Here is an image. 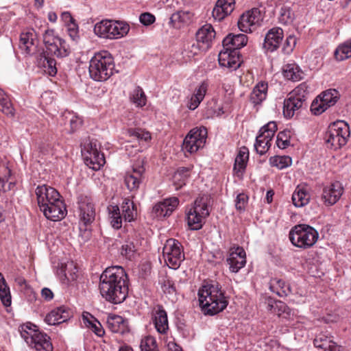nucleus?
I'll use <instances>...</instances> for the list:
<instances>
[{
    "instance_id": "1",
    "label": "nucleus",
    "mask_w": 351,
    "mask_h": 351,
    "mask_svg": "<svg viewBox=\"0 0 351 351\" xmlns=\"http://www.w3.org/2000/svg\"><path fill=\"white\" fill-rule=\"evenodd\" d=\"M99 291L108 302L121 304L128 293V276L119 266L106 268L100 276Z\"/></svg>"
},
{
    "instance_id": "2",
    "label": "nucleus",
    "mask_w": 351,
    "mask_h": 351,
    "mask_svg": "<svg viewBox=\"0 0 351 351\" xmlns=\"http://www.w3.org/2000/svg\"><path fill=\"white\" fill-rule=\"evenodd\" d=\"M43 42L46 50L40 54L38 64L46 73L54 76L57 73L56 62L50 55L60 58L66 57L71 52L70 47L64 39L56 36L54 30L51 29H46L43 34Z\"/></svg>"
},
{
    "instance_id": "3",
    "label": "nucleus",
    "mask_w": 351,
    "mask_h": 351,
    "mask_svg": "<svg viewBox=\"0 0 351 351\" xmlns=\"http://www.w3.org/2000/svg\"><path fill=\"white\" fill-rule=\"evenodd\" d=\"M198 300L204 314L208 315L223 311L228 304L225 291L216 282L204 285L198 291Z\"/></svg>"
},
{
    "instance_id": "4",
    "label": "nucleus",
    "mask_w": 351,
    "mask_h": 351,
    "mask_svg": "<svg viewBox=\"0 0 351 351\" xmlns=\"http://www.w3.org/2000/svg\"><path fill=\"white\" fill-rule=\"evenodd\" d=\"M114 70L113 58L107 51L95 53L90 61V75L95 81L107 80L113 74Z\"/></svg>"
},
{
    "instance_id": "5",
    "label": "nucleus",
    "mask_w": 351,
    "mask_h": 351,
    "mask_svg": "<svg viewBox=\"0 0 351 351\" xmlns=\"http://www.w3.org/2000/svg\"><path fill=\"white\" fill-rule=\"evenodd\" d=\"M36 328V326L30 323L21 326L19 332L21 337L29 346L36 351H52L53 346L50 337Z\"/></svg>"
},
{
    "instance_id": "6",
    "label": "nucleus",
    "mask_w": 351,
    "mask_h": 351,
    "mask_svg": "<svg viewBox=\"0 0 351 351\" xmlns=\"http://www.w3.org/2000/svg\"><path fill=\"white\" fill-rule=\"evenodd\" d=\"M319 237L317 231L306 224L296 225L289 232V239L297 247L308 249L313 246Z\"/></svg>"
},
{
    "instance_id": "7",
    "label": "nucleus",
    "mask_w": 351,
    "mask_h": 351,
    "mask_svg": "<svg viewBox=\"0 0 351 351\" xmlns=\"http://www.w3.org/2000/svg\"><path fill=\"white\" fill-rule=\"evenodd\" d=\"M349 137V125L343 121H338L329 125L324 140L327 147L337 150L347 143Z\"/></svg>"
},
{
    "instance_id": "8",
    "label": "nucleus",
    "mask_w": 351,
    "mask_h": 351,
    "mask_svg": "<svg viewBox=\"0 0 351 351\" xmlns=\"http://www.w3.org/2000/svg\"><path fill=\"white\" fill-rule=\"evenodd\" d=\"M308 93L307 84L302 83L288 95L283 106V114L286 118H292L297 111L306 107Z\"/></svg>"
},
{
    "instance_id": "9",
    "label": "nucleus",
    "mask_w": 351,
    "mask_h": 351,
    "mask_svg": "<svg viewBox=\"0 0 351 351\" xmlns=\"http://www.w3.org/2000/svg\"><path fill=\"white\" fill-rule=\"evenodd\" d=\"M130 30L128 24L121 21L102 20L97 22L93 29L96 36L105 39H117L128 34Z\"/></svg>"
},
{
    "instance_id": "10",
    "label": "nucleus",
    "mask_w": 351,
    "mask_h": 351,
    "mask_svg": "<svg viewBox=\"0 0 351 351\" xmlns=\"http://www.w3.org/2000/svg\"><path fill=\"white\" fill-rule=\"evenodd\" d=\"M122 215L117 205L108 206L110 223L114 229H119L122 226L123 218L125 221L130 222L135 219L137 212L134 203L128 198L124 199L122 205Z\"/></svg>"
},
{
    "instance_id": "11",
    "label": "nucleus",
    "mask_w": 351,
    "mask_h": 351,
    "mask_svg": "<svg viewBox=\"0 0 351 351\" xmlns=\"http://www.w3.org/2000/svg\"><path fill=\"white\" fill-rule=\"evenodd\" d=\"M208 201V195L198 197L194 202V206L187 212L186 219L191 229L199 230L202 227L204 219L209 215Z\"/></svg>"
},
{
    "instance_id": "12",
    "label": "nucleus",
    "mask_w": 351,
    "mask_h": 351,
    "mask_svg": "<svg viewBox=\"0 0 351 351\" xmlns=\"http://www.w3.org/2000/svg\"><path fill=\"white\" fill-rule=\"evenodd\" d=\"M99 145L97 141H89L84 145L82 153L84 162L89 168L99 170L106 162L105 157L99 150Z\"/></svg>"
},
{
    "instance_id": "13",
    "label": "nucleus",
    "mask_w": 351,
    "mask_h": 351,
    "mask_svg": "<svg viewBox=\"0 0 351 351\" xmlns=\"http://www.w3.org/2000/svg\"><path fill=\"white\" fill-rule=\"evenodd\" d=\"M207 133L205 127L193 128L184 139L182 149L190 154L197 152L204 146Z\"/></svg>"
},
{
    "instance_id": "14",
    "label": "nucleus",
    "mask_w": 351,
    "mask_h": 351,
    "mask_svg": "<svg viewBox=\"0 0 351 351\" xmlns=\"http://www.w3.org/2000/svg\"><path fill=\"white\" fill-rule=\"evenodd\" d=\"M163 256L167 265L172 268L179 267L182 261L184 259V254L182 250V246L176 239H168L163 247Z\"/></svg>"
},
{
    "instance_id": "15",
    "label": "nucleus",
    "mask_w": 351,
    "mask_h": 351,
    "mask_svg": "<svg viewBox=\"0 0 351 351\" xmlns=\"http://www.w3.org/2000/svg\"><path fill=\"white\" fill-rule=\"evenodd\" d=\"M277 130L275 122H269L260 130V134L256 138L254 149L260 155L265 154L271 145V141Z\"/></svg>"
},
{
    "instance_id": "16",
    "label": "nucleus",
    "mask_w": 351,
    "mask_h": 351,
    "mask_svg": "<svg viewBox=\"0 0 351 351\" xmlns=\"http://www.w3.org/2000/svg\"><path fill=\"white\" fill-rule=\"evenodd\" d=\"M261 21L262 14L260 10L252 8L241 16L238 26L243 32H252L261 25Z\"/></svg>"
},
{
    "instance_id": "17",
    "label": "nucleus",
    "mask_w": 351,
    "mask_h": 351,
    "mask_svg": "<svg viewBox=\"0 0 351 351\" xmlns=\"http://www.w3.org/2000/svg\"><path fill=\"white\" fill-rule=\"evenodd\" d=\"M143 160L137 161L132 167L131 171L127 172L125 176V184L130 191H136L141 184L145 173Z\"/></svg>"
},
{
    "instance_id": "18",
    "label": "nucleus",
    "mask_w": 351,
    "mask_h": 351,
    "mask_svg": "<svg viewBox=\"0 0 351 351\" xmlns=\"http://www.w3.org/2000/svg\"><path fill=\"white\" fill-rule=\"evenodd\" d=\"M38 205L40 208L61 200L60 193L54 188L46 184L38 186L35 191Z\"/></svg>"
},
{
    "instance_id": "19",
    "label": "nucleus",
    "mask_w": 351,
    "mask_h": 351,
    "mask_svg": "<svg viewBox=\"0 0 351 351\" xmlns=\"http://www.w3.org/2000/svg\"><path fill=\"white\" fill-rule=\"evenodd\" d=\"M343 193V187L339 182H335L324 187L321 199L326 206L336 204Z\"/></svg>"
},
{
    "instance_id": "20",
    "label": "nucleus",
    "mask_w": 351,
    "mask_h": 351,
    "mask_svg": "<svg viewBox=\"0 0 351 351\" xmlns=\"http://www.w3.org/2000/svg\"><path fill=\"white\" fill-rule=\"evenodd\" d=\"M219 64L221 66L234 71L240 66L241 60L239 51L230 48H223L218 56Z\"/></svg>"
},
{
    "instance_id": "21",
    "label": "nucleus",
    "mask_w": 351,
    "mask_h": 351,
    "mask_svg": "<svg viewBox=\"0 0 351 351\" xmlns=\"http://www.w3.org/2000/svg\"><path fill=\"white\" fill-rule=\"evenodd\" d=\"M40 210L47 219L53 221L62 219L66 215V206L62 199L52 204H49Z\"/></svg>"
},
{
    "instance_id": "22",
    "label": "nucleus",
    "mask_w": 351,
    "mask_h": 351,
    "mask_svg": "<svg viewBox=\"0 0 351 351\" xmlns=\"http://www.w3.org/2000/svg\"><path fill=\"white\" fill-rule=\"evenodd\" d=\"M179 199L176 197H170L157 203L153 207V213L157 217H165L169 216L177 208Z\"/></svg>"
},
{
    "instance_id": "23",
    "label": "nucleus",
    "mask_w": 351,
    "mask_h": 351,
    "mask_svg": "<svg viewBox=\"0 0 351 351\" xmlns=\"http://www.w3.org/2000/svg\"><path fill=\"white\" fill-rule=\"evenodd\" d=\"M283 30L280 27H274L265 35L263 47L271 52L276 50L282 43Z\"/></svg>"
},
{
    "instance_id": "24",
    "label": "nucleus",
    "mask_w": 351,
    "mask_h": 351,
    "mask_svg": "<svg viewBox=\"0 0 351 351\" xmlns=\"http://www.w3.org/2000/svg\"><path fill=\"white\" fill-rule=\"evenodd\" d=\"M227 262L230 265V269L232 272H238L246 263L245 250L239 247L232 250L230 253Z\"/></svg>"
},
{
    "instance_id": "25",
    "label": "nucleus",
    "mask_w": 351,
    "mask_h": 351,
    "mask_svg": "<svg viewBox=\"0 0 351 351\" xmlns=\"http://www.w3.org/2000/svg\"><path fill=\"white\" fill-rule=\"evenodd\" d=\"M235 7V0H218L213 10V18L221 21L230 14Z\"/></svg>"
},
{
    "instance_id": "26",
    "label": "nucleus",
    "mask_w": 351,
    "mask_h": 351,
    "mask_svg": "<svg viewBox=\"0 0 351 351\" xmlns=\"http://www.w3.org/2000/svg\"><path fill=\"white\" fill-rule=\"evenodd\" d=\"M71 317L70 311L65 306H60L49 313L45 319L49 325H56L68 320Z\"/></svg>"
},
{
    "instance_id": "27",
    "label": "nucleus",
    "mask_w": 351,
    "mask_h": 351,
    "mask_svg": "<svg viewBox=\"0 0 351 351\" xmlns=\"http://www.w3.org/2000/svg\"><path fill=\"white\" fill-rule=\"evenodd\" d=\"M80 220L84 225L92 223L95 219V211L93 204L87 197L82 198L79 202Z\"/></svg>"
},
{
    "instance_id": "28",
    "label": "nucleus",
    "mask_w": 351,
    "mask_h": 351,
    "mask_svg": "<svg viewBox=\"0 0 351 351\" xmlns=\"http://www.w3.org/2000/svg\"><path fill=\"white\" fill-rule=\"evenodd\" d=\"M313 344L315 348L321 349L323 351H338L339 347L333 341V337L326 332H320L318 334L314 341Z\"/></svg>"
},
{
    "instance_id": "29",
    "label": "nucleus",
    "mask_w": 351,
    "mask_h": 351,
    "mask_svg": "<svg viewBox=\"0 0 351 351\" xmlns=\"http://www.w3.org/2000/svg\"><path fill=\"white\" fill-rule=\"evenodd\" d=\"M215 37V32L210 24L203 25L196 33V40L203 49H209Z\"/></svg>"
},
{
    "instance_id": "30",
    "label": "nucleus",
    "mask_w": 351,
    "mask_h": 351,
    "mask_svg": "<svg viewBox=\"0 0 351 351\" xmlns=\"http://www.w3.org/2000/svg\"><path fill=\"white\" fill-rule=\"evenodd\" d=\"M154 324L158 332L165 334L169 329L167 312L161 306H158L154 315Z\"/></svg>"
},
{
    "instance_id": "31",
    "label": "nucleus",
    "mask_w": 351,
    "mask_h": 351,
    "mask_svg": "<svg viewBox=\"0 0 351 351\" xmlns=\"http://www.w3.org/2000/svg\"><path fill=\"white\" fill-rule=\"evenodd\" d=\"M247 43V37L243 34H229L223 40V48H230L237 50L245 46Z\"/></svg>"
},
{
    "instance_id": "32",
    "label": "nucleus",
    "mask_w": 351,
    "mask_h": 351,
    "mask_svg": "<svg viewBox=\"0 0 351 351\" xmlns=\"http://www.w3.org/2000/svg\"><path fill=\"white\" fill-rule=\"evenodd\" d=\"M311 195L308 189L304 185H298L295 188L291 197L293 204L296 207H302L308 204Z\"/></svg>"
},
{
    "instance_id": "33",
    "label": "nucleus",
    "mask_w": 351,
    "mask_h": 351,
    "mask_svg": "<svg viewBox=\"0 0 351 351\" xmlns=\"http://www.w3.org/2000/svg\"><path fill=\"white\" fill-rule=\"evenodd\" d=\"M193 14L190 11H177L173 13L170 18V23L175 28H180L185 24L191 21Z\"/></svg>"
},
{
    "instance_id": "34",
    "label": "nucleus",
    "mask_w": 351,
    "mask_h": 351,
    "mask_svg": "<svg viewBox=\"0 0 351 351\" xmlns=\"http://www.w3.org/2000/svg\"><path fill=\"white\" fill-rule=\"evenodd\" d=\"M267 84L264 82L258 83L250 94V101L254 105L260 104L266 99L267 94Z\"/></svg>"
},
{
    "instance_id": "35",
    "label": "nucleus",
    "mask_w": 351,
    "mask_h": 351,
    "mask_svg": "<svg viewBox=\"0 0 351 351\" xmlns=\"http://www.w3.org/2000/svg\"><path fill=\"white\" fill-rule=\"evenodd\" d=\"M106 324L112 332L123 333L126 328V322L124 318L117 315H109L106 319Z\"/></svg>"
},
{
    "instance_id": "36",
    "label": "nucleus",
    "mask_w": 351,
    "mask_h": 351,
    "mask_svg": "<svg viewBox=\"0 0 351 351\" xmlns=\"http://www.w3.org/2000/svg\"><path fill=\"white\" fill-rule=\"evenodd\" d=\"M191 167H180L175 172L173 182L176 190L186 184V182L191 176Z\"/></svg>"
},
{
    "instance_id": "37",
    "label": "nucleus",
    "mask_w": 351,
    "mask_h": 351,
    "mask_svg": "<svg viewBox=\"0 0 351 351\" xmlns=\"http://www.w3.org/2000/svg\"><path fill=\"white\" fill-rule=\"evenodd\" d=\"M249 158V151L245 147L240 148L239 153L235 158L234 171L237 173H242L246 167V164Z\"/></svg>"
},
{
    "instance_id": "38",
    "label": "nucleus",
    "mask_w": 351,
    "mask_h": 351,
    "mask_svg": "<svg viewBox=\"0 0 351 351\" xmlns=\"http://www.w3.org/2000/svg\"><path fill=\"white\" fill-rule=\"evenodd\" d=\"M36 34L33 29H29L22 32L20 36L19 46L27 53L31 51V47L34 45Z\"/></svg>"
},
{
    "instance_id": "39",
    "label": "nucleus",
    "mask_w": 351,
    "mask_h": 351,
    "mask_svg": "<svg viewBox=\"0 0 351 351\" xmlns=\"http://www.w3.org/2000/svg\"><path fill=\"white\" fill-rule=\"evenodd\" d=\"M283 75L292 81H298L303 77V73L295 64H287L283 68Z\"/></svg>"
},
{
    "instance_id": "40",
    "label": "nucleus",
    "mask_w": 351,
    "mask_h": 351,
    "mask_svg": "<svg viewBox=\"0 0 351 351\" xmlns=\"http://www.w3.org/2000/svg\"><path fill=\"white\" fill-rule=\"evenodd\" d=\"M270 289L280 297L287 295L291 292V289L283 280L274 279L270 285Z\"/></svg>"
},
{
    "instance_id": "41",
    "label": "nucleus",
    "mask_w": 351,
    "mask_h": 351,
    "mask_svg": "<svg viewBox=\"0 0 351 351\" xmlns=\"http://www.w3.org/2000/svg\"><path fill=\"white\" fill-rule=\"evenodd\" d=\"M335 57L342 61L351 57V39L340 45L335 51Z\"/></svg>"
},
{
    "instance_id": "42",
    "label": "nucleus",
    "mask_w": 351,
    "mask_h": 351,
    "mask_svg": "<svg viewBox=\"0 0 351 351\" xmlns=\"http://www.w3.org/2000/svg\"><path fill=\"white\" fill-rule=\"evenodd\" d=\"M339 93L336 89H328L324 91L319 98L328 108L334 106L339 98Z\"/></svg>"
},
{
    "instance_id": "43",
    "label": "nucleus",
    "mask_w": 351,
    "mask_h": 351,
    "mask_svg": "<svg viewBox=\"0 0 351 351\" xmlns=\"http://www.w3.org/2000/svg\"><path fill=\"white\" fill-rule=\"evenodd\" d=\"M138 247V241L129 239L122 246L121 254L130 260L134 257Z\"/></svg>"
},
{
    "instance_id": "44",
    "label": "nucleus",
    "mask_w": 351,
    "mask_h": 351,
    "mask_svg": "<svg viewBox=\"0 0 351 351\" xmlns=\"http://www.w3.org/2000/svg\"><path fill=\"white\" fill-rule=\"evenodd\" d=\"M0 299L5 306L11 305V295L10 289L5 283V278L1 273H0Z\"/></svg>"
},
{
    "instance_id": "45",
    "label": "nucleus",
    "mask_w": 351,
    "mask_h": 351,
    "mask_svg": "<svg viewBox=\"0 0 351 351\" xmlns=\"http://www.w3.org/2000/svg\"><path fill=\"white\" fill-rule=\"evenodd\" d=\"M60 271L69 281H73L77 278V268L73 261L62 265Z\"/></svg>"
},
{
    "instance_id": "46",
    "label": "nucleus",
    "mask_w": 351,
    "mask_h": 351,
    "mask_svg": "<svg viewBox=\"0 0 351 351\" xmlns=\"http://www.w3.org/2000/svg\"><path fill=\"white\" fill-rule=\"evenodd\" d=\"M127 133L129 136L139 141L148 142L152 138L150 132L141 128H130L128 130Z\"/></svg>"
},
{
    "instance_id": "47",
    "label": "nucleus",
    "mask_w": 351,
    "mask_h": 351,
    "mask_svg": "<svg viewBox=\"0 0 351 351\" xmlns=\"http://www.w3.org/2000/svg\"><path fill=\"white\" fill-rule=\"evenodd\" d=\"M130 101L138 107H143L146 104V96L143 89L137 86L130 95Z\"/></svg>"
},
{
    "instance_id": "48",
    "label": "nucleus",
    "mask_w": 351,
    "mask_h": 351,
    "mask_svg": "<svg viewBox=\"0 0 351 351\" xmlns=\"http://www.w3.org/2000/svg\"><path fill=\"white\" fill-rule=\"evenodd\" d=\"M0 111L7 115L14 114V108L8 97L0 88Z\"/></svg>"
},
{
    "instance_id": "49",
    "label": "nucleus",
    "mask_w": 351,
    "mask_h": 351,
    "mask_svg": "<svg viewBox=\"0 0 351 351\" xmlns=\"http://www.w3.org/2000/svg\"><path fill=\"white\" fill-rule=\"evenodd\" d=\"M291 158L287 156H276L270 158V164L279 169L288 167L291 165Z\"/></svg>"
},
{
    "instance_id": "50",
    "label": "nucleus",
    "mask_w": 351,
    "mask_h": 351,
    "mask_svg": "<svg viewBox=\"0 0 351 351\" xmlns=\"http://www.w3.org/2000/svg\"><path fill=\"white\" fill-rule=\"evenodd\" d=\"M11 171L8 166V163L4 161H0V191H5V184L10 176Z\"/></svg>"
},
{
    "instance_id": "51",
    "label": "nucleus",
    "mask_w": 351,
    "mask_h": 351,
    "mask_svg": "<svg viewBox=\"0 0 351 351\" xmlns=\"http://www.w3.org/2000/svg\"><path fill=\"white\" fill-rule=\"evenodd\" d=\"M274 308V312L278 316H283L285 318L289 317L292 314L291 309L283 302L276 301L274 306H271Z\"/></svg>"
},
{
    "instance_id": "52",
    "label": "nucleus",
    "mask_w": 351,
    "mask_h": 351,
    "mask_svg": "<svg viewBox=\"0 0 351 351\" xmlns=\"http://www.w3.org/2000/svg\"><path fill=\"white\" fill-rule=\"evenodd\" d=\"M291 134V132L289 130H285L278 133L276 143L279 148L285 149L289 145Z\"/></svg>"
},
{
    "instance_id": "53",
    "label": "nucleus",
    "mask_w": 351,
    "mask_h": 351,
    "mask_svg": "<svg viewBox=\"0 0 351 351\" xmlns=\"http://www.w3.org/2000/svg\"><path fill=\"white\" fill-rule=\"evenodd\" d=\"M141 351H158L156 340L152 337H147L141 343Z\"/></svg>"
},
{
    "instance_id": "54",
    "label": "nucleus",
    "mask_w": 351,
    "mask_h": 351,
    "mask_svg": "<svg viewBox=\"0 0 351 351\" xmlns=\"http://www.w3.org/2000/svg\"><path fill=\"white\" fill-rule=\"evenodd\" d=\"M328 106L325 105L318 96L311 104V110L315 115H319L328 109Z\"/></svg>"
},
{
    "instance_id": "55",
    "label": "nucleus",
    "mask_w": 351,
    "mask_h": 351,
    "mask_svg": "<svg viewBox=\"0 0 351 351\" xmlns=\"http://www.w3.org/2000/svg\"><path fill=\"white\" fill-rule=\"evenodd\" d=\"M66 119H68L70 126V132H74L82 125V119L73 114L69 113V117H66Z\"/></svg>"
},
{
    "instance_id": "56",
    "label": "nucleus",
    "mask_w": 351,
    "mask_h": 351,
    "mask_svg": "<svg viewBox=\"0 0 351 351\" xmlns=\"http://www.w3.org/2000/svg\"><path fill=\"white\" fill-rule=\"evenodd\" d=\"M297 39L295 36L291 35L288 36L282 47L283 52L285 54L291 53L295 47Z\"/></svg>"
},
{
    "instance_id": "57",
    "label": "nucleus",
    "mask_w": 351,
    "mask_h": 351,
    "mask_svg": "<svg viewBox=\"0 0 351 351\" xmlns=\"http://www.w3.org/2000/svg\"><path fill=\"white\" fill-rule=\"evenodd\" d=\"M248 197L244 193H240L237 196L235 200V207L239 212L245 210V206L247 204Z\"/></svg>"
},
{
    "instance_id": "58",
    "label": "nucleus",
    "mask_w": 351,
    "mask_h": 351,
    "mask_svg": "<svg viewBox=\"0 0 351 351\" xmlns=\"http://www.w3.org/2000/svg\"><path fill=\"white\" fill-rule=\"evenodd\" d=\"M208 83L206 82H202L200 85L195 89V93L193 94L196 98H199L200 100H203L208 89Z\"/></svg>"
},
{
    "instance_id": "59",
    "label": "nucleus",
    "mask_w": 351,
    "mask_h": 351,
    "mask_svg": "<svg viewBox=\"0 0 351 351\" xmlns=\"http://www.w3.org/2000/svg\"><path fill=\"white\" fill-rule=\"evenodd\" d=\"M207 50L208 49H203L202 47V44L196 40L195 42H193L189 48V52L191 53L189 56H194Z\"/></svg>"
},
{
    "instance_id": "60",
    "label": "nucleus",
    "mask_w": 351,
    "mask_h": 351,
    "mask_svg": "<svg viewBox=\"0 0 351 351\" xmlns=\"http://www.w3.org/2000/svg\"><path fill=\"white\" fill-rule=\"evenodd\" d=\"M139 20L143 25H149L155 21V16L150 13L145 12L140 15Z\"/></svg>"
},
{
    "instance_id": "61",
    "label": "nucleus",
    "mask_w": 351,
    "mask_h": 351,
    "mask_svg": "<svg viewBox=\"0 0 351 351\" xmlns=\"http://www.w3.org/2000/svg\"><path fill=\"white\" fill-rule=\"evenodd\" d=\"M89 328L98 337H102L104 335V330L101 324L96 319L93 321V324Z\"/></svg>"
},
{
    "instance_id": "62",
    "label": "nucleus",
    "mask_w": 351,
    "mask_h": 351,
    "mask_svg": "<svg viewBox=\"0 0 351 351\" xmlns=\"http://www.w3.org/2000/svg\"><path fill=\"white\" fill-rule=\"evenodd\" d=\"M162 289L165 293L173 294L176 292L174 284L169 280L164 281L162 285Z\"/></svg>"
},
{
    "instance_id": "63",
    "label": "nucleus",
    "mask_w": 351,
    "mask_h": 351,
    "mask_svg": "<svg viewBox=\"0 0 351 351\" xmlns=\"http://www.w3.org/2000/svg\"><path fill=\"white\" fill-rule=\"evenodd\" d=\"M82 319L88 328H89L93 324V321L95 319V318L88 312L83 313Z\"/></svg>"
},
{
    "instance_id": "64",
    "label": "nucleus",
    "mask_w": 351,
    "mask_h": 351,
    "mask_svg": "<svg viewBox=\"0 0 351 351\" xmlns=\"http://www.w3.org/2000/svg\"><path fill=\"white\" fill-rule=\"evenodd\" d=\"M82 319L88 328H89L93 324V321L95 319V318L88 312L83 313Z\"/></svg>"
}]
</instances>
